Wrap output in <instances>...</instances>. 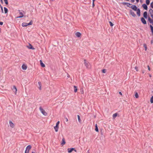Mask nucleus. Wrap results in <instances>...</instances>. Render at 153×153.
Wrapping results in <instances>:
<instances>
[{
  "label": "nucleus",
  "instance_id": "4468645a",
  "mask_svg": "<svg viewBox=\"0 0 153 153\" xmlns=\"http://www.w3.org/2000/svg\"><path fill=\"white\" fill-rule=\"evenodd\" d=\"M27 47L29 49H31L32 50H34L35 48L33 47L31 44H29V46H27Z\"/></svg>",
  "mask_w": 153,
  "mask_h": 153
},
{
  "label": "nucleus",
  "instance_id": "5701e85b",
  "mask_svg": "<svg viewBox=\"0 0 153 153\" xmlns=\"http://www.w3.org/2000/svg\"><path fill=\"white\" fill-rule=\"evenodd\" d=\"M95 131H96L97 132H99L98 128V127H97V124H96V125H95Z\"/></svg>",
  "mask_w": 153,
  "mask_h": 153
},
{
  "label": "nucleus",
  "instance_id": "3c124183",
  "mask_svg": "<svg viewBox=\"0 0 153 153\" xmlns=\"http://www.w3.org/2000/svg\"><path fill=\"white\" fill-rule=\"evenodd\" d=\"M149 76L150 77H152L151 75V74L149 75Z\"/></svg>",
  "mask_w": 153,
  "mask_h": 153
},
{
  "label": "nucleus",
  "instance_id": "f257e3e1",
  "mask_svg": "<svg viewBox=\"0 0 153 153\" xmlns=\"http://www.w3.org/2000/svg\"><path fill=\"white\" fill-rule=\"evenodd\" d=\"M127 7L131 8L133 10L137 11V13L138 16H140V10L139 8H137V7L134 5H132L131 4L127 3L126 5Z\"/></svg>",
  "mask_w": 153,
  "mask_h": 153
},
{
  "label": "nucleus",
  "instance_id": "393cba45",
  "mask_svg": "<svg viewBox=\"0 0 153 153\" xmlns=\"http://www.w3.org/2000/svg\"><path fill=\"white\" fill-rule=\"evenodd\" d=\"M150 27L151 28V30L152 32V34L153 35V27L151 25H150Z\"/></svg>",
  "mask_w": 153,
  "mask_h": 153
},
{
  "label": "nucleus",
  "instance_id": "4c0bfd02",
  "mask_svg": "<svg viewBox=\"0 0 153 153\" xmlns=\"http://www.w3.org/2000/svg\"><path fill=\"white\" fill-rule=\"evenodd\" d=\"M150 6L152 8H153V1L151 3Z\"/></svg>",
  "mask_w": 153,
  "mask_h": 153
},
{
  "label": "nucleus",
  "instance_id": "423d86ee",
  "mask_svg": "<svg viewBox=\"0 0 153 153\" xmlns=\"http://www.w3.org/2000/svg\"><path fill=\"white\" fill-rule=\"evenodd\" d=\"M19 14L21 15L20 16H17V18H21L23 17L24 15L23 13L20 10H19Z\"/></svg>",
  "mask_w": 153,
  "mask_h": 153
},
{
  "label": "nucleus",
  "instance_id": "9b49d317",
  "mask_svg": "<svg viewBox=\"0 0 153 153\" xmlns=\"http://www.w3.org/2000/svg\"><path fill=\"white\" fill-rule=\"evenodd\" d=\"M9 124L11 127L13 128L14 127V125L11 121H9Z\"/></svg>",
  "mask_w": 153,
  "mask_h": 153
},
{
  "label": "nucleus",
  "instance_id": "c85d7f7f",
  "mask_svg": "<svg viewBox=\"0 0 153 153\" xmlns=\"http://www.w3.org/2000/svg\"><path fill=\"white\" fill-rule=\"evenodd\" d=\"M150 102L151 103H153V96H152L151 98L150 99Z\"/></svg>",
  "mask_w": 153,
  "mask_h": 153
},
{
  "label": "nucleus",
  "instance_id": "864d4df0",
  "mask_svg": "<svg viewBox=\"0 0 153 153\" xmlns=\"http://www.w3.org/2000/svg\"><path fill=\"white\" fill-rule=\"evenodd\" d=\"M66 121H68V119H67V118H66Z\"/></svg>",
  "mask_w": 153,
  "mask_h": 153
},
{
  "label": "nucleus",
  "instance_id": "6e6552de",
  "mask_svg": "<svg viewBox=\"0 0 153 153\" xmlns=\"http://www.w3.org/2000/svg\"><path fill=\"white\" fill-rule=\"evenodd\" d=\"M12 90L13 92L15 93V94H16L17 89L16 87L15 86H13L12 88Z\"/></svg>",
  "mask_w": 153,
  "mask_h": 153
},
{
  "label": "nucleus",
  "instance_id": "8fccbe9b",
  "mask_svg": "<svg viewBox=\"0 0 153 153\" xmlns=\"http://www.w3.org/2000/svg\"><path fill=\"white\" fill-rule=\"evenodd\" d=\"M144 73H145V72H144V71H142V73L143 74H144Z\"/></svg>",
  "mask_w": 153,
  "mask_h": 153
},
{
  "label": "nucleus",
  "instance_id": "09e8293b",
  "mask_svg": "<svg viewBox=\"0 0 153 153\" xmlns=\"http://www.w3.org/2000/svg\"><path fill=\"white\" fill-rule=\"evenodd\" d=\"M137 2H138L139 1V0H136Z\"/></svg>",
  "mask_w": 153,
  "mask_h": 153
},
{
  "label": "nucleus",
  "instance_id": "4d7b16f0",
  "mask_svg": "<svg viewBox=\"0 0 153 153\" xmlns=\"http://www.w3.org/2000/svg\"><path fill=\"white\" fill-rule=\"evenodd\" d=\"M52 1H53V0H51Z\"/></svg>",
  "mask_w": 153,
  "mask_h": 153
},
{
  "label": "nucleus",
  "instance_id": "72a5a7b5",
  "mask_svg": "<svg viewBox=\"0 0 153 153\" xmlns=\"http://www.w3.org/2000/svg\"><path fill=\"white\" fill-rule=\"evenodd\" d=\"M106 69H103L102 70V72L103 73H105L106 72Z\"/></svg>",
  "mask_w": 153,
  "mask_h": 153
},
{
  "label": "nucleus",
  "instance_id": "7ed1b4c3",
  "mask_svg": "<svg viewBox=\"0 0 153 153\" xmlns=\"http://www.w3.org/2000/svg\"><path fill=\"white\" fill-rule=\"evenodd\" d=\"M84 64L85 66L88 68H90V65L89 63L87 62L86 60H84Z\"/></svg>",
  "mask_w": 153,
  "mask_h": 153
},
{
  "label": "nucleus",
  "instance_id": "7c9ffc66",
  "mask_svg": "<svg viewBox=\"0 0 153 153\" xmlns=\"http://www.w3.org/2000/svg\"><path fill=\"white\" fill-rule=\"evenodd\" d=\"M146 3L147 4L149 5L150 3V1L149 0H146Z\"/></svg>",
  "mask_w": 153,
  "mask_h": 153
},
{
  "label": "nucleus",
  "instance_id": "a18cd8bd",
  "mask_svg": "<svg viewBox=\"0 0 153 153\" xmlns=\"http://www.w3.org/2000/svg\"><path fill=\"white\" fill-rule=\"evenodd\" d=\"M95 6V4H94V2H93V4H92V6L93 7H94Z\"/></svg>",
  "mask_w": 153,
  "mask_h": 153
},
{
  "label": "nucleus",
  "instance_id": "2f4dec72",
  "mask_svg": "<svg viewBox=\"0 0 153 153\" xmlns=\"http://www.w3.org/2000/svg\"><path fill=\"white\" fill-rule=\"evenodd\" d=\"M109 22L111 26L112 27L114 25V24L112 23V22H111L109 21Z\"/></svg>",
  "mask_w": 153,
  "mask_h": 153
},
{
  "label": "nucleus",
  "instance_id": "e433bc0d",
  "mask_svg": "<svg viewBox=\"0 0 153 153\" xmlns=\"http://www.w3.org/2000/svg\"><path fill=\"white\" fill-rule=\"evenodd\" d=\"M144 46L145 48V51H146L147 49V48L146 46V44H144Z\"/></svg>",
  "mask_w": 153,
  "mask_h": 153
},
{
  "label": "nucleus",
  "instance_id": "aec40b11",
  "mask_svg": "<svg viewBox=\"0 0 153 153\" xmlns=\"http://www.w3.org/2000/svg\"><path fill=\"white\" fill-rule=\"evenodd\" d=\"M54 128L55 130V131L56 132H57L58 131V129L59 128V126H55L54 127Z\"/></svg>",
  "mask_w": 153,
  "mask_h": 153
},
{
  "label": "nucleus",
  "instance_id": "58836bf2",
  "mask_svg": "<svg viewBox=\"0 0 153 153\" xmlns=\"http://www.w3.org/2000/svg\"><path fill=\"white\" fill-rule=\"evenodd\" d=\"M127 2H123L122 3V4H123V5H127Z\"/></svg>",
  "mask_w": 153,
  "mask_h": 153
},
{
  "label": "nucleus",
  "instance_id": "b1692460",
  "mask_svg": "<svg viewBox=\"0 0 153 153\" xmlns=\"http://www.w3.org/2000/svg\"><path fill=\"white\" fill-rule=\"evenodd\" d=\"M4 13H7L8 12L7 9L6 7H4Z\"/></svg>",
  "mask_w": 153,
  "mask_h": 153
},
{
  "label": "nucleus",
  "instance_id": "39448f33",
  "mask_svg": "<svg viewBox=\"0 0 153 153\" xmlns=\"http://www.w3.org/2000/svg\"><path fill=\"white\" fill-rule=\"evenodd\" d=\"M149 12L151 17L153 19V10L152 9H150L149 10Z\"/></svg>",
  "mask_w": 153,
  "mask_h": 153
},
{
  "label": "nucleus",
  "instance_id": "f704fd0d",
  "mask_svg": "<svg viewBox=\"0 0 153 153\" xmlns=\"http://www.w3.org/2000/svg\"><path fill=\"white\" fill-rule=\"evenodd\" d=\"M5 4L7 5L8 4V2L7 0H4Z\"/></svg>",
  "mask_w": 153,
  "mask_h": 153
},
{
  "label": "nucleus",
  "instance_id": "6ab92c4d",
  "mask_svg": "<svg viewBox=\"0 0 153 153\" xmlns=\"http://www.w3.org/2000/svg\"><path fill=\"white\" fill-rule=\"evenodd\" d=\"M22 26L23 27H26L27 26V23L25 22H23L22 24Z\"/></svg>",
  "mask_w": 153,
  "mask_h": 153
},
{
  "label": "nucleus",
  "instance_id": "20e7f679",
  "mask_svg": "<svg viewBox=\"0 0 153 153\" xmlns=\"http://www.w3.org/2000/svg\"><path fill=\"white\" fill-rule=\"evenodd\" d=\"M129 13L133 17H135L136 16V15L134 12L131 10H129Z\"/></svg>",
  "mask_w": 153,
  "mask_h": 153
},
{
  "label": "nucleus",
  "instance_id": "603ef678",
  "mask_svg": "<svg viewBox=\"0 0 153 153\" xmlns=\"http://www.w3.org/2000/svg\"><path fill=\"white\" fill-rule=\"evenodd\" d=\"M93 0V2H94L95 0Z\"/></svg>",
  "mask_w": 153,
  "mask_h": 153
},
{
  "label": "nucleus",
  "instance_id": "79ce46f5",
  "mask_svg": "<svg viewBox=\"0 0 153 153\" xmlns=\"http://www.w3.org/2000/svg\"><path fill=\"white\" fill-rule=\"evenodd\" d=\"M135 69L136 70V71H138V67H135Z\"/></svg>",
  "mask_w": 153,
  "mask_h": 153
},
{
  "label": "nucleus",
  "instance_id": "c756f323",
  "mask_svg": "<svg viewBox=\"0 0 153 153\" xmlns=\"http://www.w3.org/2000/svg\"><path fill=\"white\" fill-rule=\"evenodd\" d=\"M117 116V113H115L113 114V118L116 117Z\"/></svg>",
  "mask_w": 153,
  "mask_h": 153
},
{
  "label": "nucleus",
  "instance_id": "a19ab883",
  "mask_svg": "<svg viewBox=\"0 0 153 153\" xmlns=\"http://www.w3.org/2000/svg\"><path fill=\"white\" fill-rule=\"evenodd\" d=\"M147 67H148V70H149V71H150V67H149V66L148 65L147 66Z\"/></svg>",
  "mask_w": 153,
  "mask_h": 153
},
{
  "label": "nucleus",
  "instance_id": "a878e982",
  "mask_svg": "<svg viewBox=\"0 0 153 153\" xmlns=\"http://www.w3.org/2000/svg\"><path fill=\"white\" fill-rule=\"evenodd\" d=\"M74 92H76L77 90V87H76V86H74Z\"/></svg>",
  "mask_w": 153,
  "mask_h": 153
},
{
  "label": "nucleus",
  "instance_id": "f3484780",
  "mask_svg": "<svg viewBox=\"0 0 153 153\" xmlns=\"http://www.w3.org/2000/svg\"><path fill=\"white\" fill-rule=\"evenodd\" d=\"M75 35H76V36L78 37H79L81 36V34L79 32H76L75 33Z\"/></svg>",
  "mask_w": 153,
  "mask_h": 153
},
{
  "label": "nucleus",
  "instance_id": "de8ad7c7",
  "mask_svg": "<svg viewBox=\"0 0 153 153\" xmlns=\"http://www.w3.org/2000/svg\"><path fill=\"white\" fill-rule=\"evenodd\" d=\"M119 94H120V95H122V93L121 92H119Z\"/></svg>",
  "mask_w": 153,
  "mask_h": 153
},
{
  "label": "nucleus",
  "instance_id": "0eeeda50",
  "mask_svg": "<svg viewBox=\"0 0 153 153\" xmlns=\"http://www.w3.org/2000/svg\"><path fill=\"white\" fill-rule=\"evenodd\" d=\"M141 21L142 22L143 24H146V22L144 19V18L143 17H142L141 19Z\"/></svg>",
  "mask_w": 153,
  "mask_h": 153
},
{
  "label": "nucleus",
  "instance_id": "49530a36",
  "mask_svg": "<svg viewBox=\"0 0 153 153\" xmlns=\"http://www.w3.org/2000/svg\"><path fill=\"white\" fill-rule=\"evenodd\" d=\"M29 152L25 150V153H29Z\"/></svg>",
  "mask_w": 153,
  "mask_h": 153
},
{
  "label": "nucleus",
  "instance_id": "c9c22d12",
  "mask_svg": "<svg viewBox=\"0 0 153 153\" xmlns=\"http://www.w3.org/2000/svg\"><path fill=\"white\" fill-rule=\"evenodd\" d=\"M59 121H57V122L56 123V126H58V125H59Z\"/></svg>",
  "mask_w": 153,
  "mask_h": 153
},
{
  "label": "nucleus",
  "instance_id": "6e6d98bb",
  "mask_svg": "<svg viewBox=\"0 0 153 153\" xmlns=\"http://www.w3.org/2000/svg\"><path fill=\"white\" fill-rule=\"evenodd\" d=\"M89 150H88V152H89Z\"/></svg>",
  "mask_w": 153,
  "mask_h": 153
},
{
  "label": "nucleus",
  "instance_id": "ddd939ff",
  "mask_svg": "<svg viewBox=\"0 0 153 153\" xmlns=\"http://www.w3.org/2000/svg\"><path fill=\"white\" fill-rule=\"evenodd\" d=\"M22 68L24 70H26L27 68V66L26 65L23 64L22 66Z\"/></svg>",
  "mask_w": 153,
  "mask_h": 153
},
{
  "label": "nucleus",
  "instance_id": "dca6fc26",
  "mask_svg": "<svg viewBox=\"0 0 153 153\" xmlns=\"http://www.w3.org/2000/svg\"><path fill=\"white\" fill-rule=\"evenodd\" d=\"M142 7H143L144 9L145 10H147V9L148 7L146 4H144L142 5Z\"/></svg>",
  "mask_w": 153,
  "mask_h": 153
},
{
  "label": "nucleus",
  "instance_id": "f03ea898",
  "mask_svg": "<svg viewBox=\"0 0 153 153\" xmlns=\"http://www.w3.org/2000/svg\"><path fill=\"white\" fill-rule=\"evenodd\" d=\"M39 109L40 111L41 112L42 114L45 116L47 115V113L45 112V111L43 109L41 106H40L39 108Z\"/></svg>",
  "mask_w": 153,
  "mask_h": 153
},
{
  "label": "nucleus",
  "instance_id": "a211bd4d",
  "mask_svg": "<svg viewBox=\"0 0 153 153\" xmlns=\"http://www.w3.org/2000/svg\"><path fill=\"white\" fill-rule=\"evenodd\" d=\"M65 143V139L64 138H63L62 139V143H61V145H64Z\"/></svg>",
  "mask_w": 153,
  "mask_h": 153
},
{
  "label": "nucleus",
  "instance_id": "473e14b6",
  "mask_svg": "<svg viewBox=\"0 0 153 153\" xmlns=\"http://www.w3.org/2000/svg\"><path fill=\"white\" fill-rule=\"evenodd\" d=\"M27 26L29 25H32V21H31L29 23H27Z\"/></svg>",
  "mask_w": 153,
  "mask_h": 153
},
{
  "label": "nucleus",
  "instance_id": "4be33fe9",
  "mask_svg": "<svg viewBox=\"0 0 153 153\" xmlns=\"http://www.w3.org/2000/svg\"><path fill=\"white\" fill-rule=\"evenodd\" d=\"M148 21H149L150 23L152 24V22H153V20H152L150 17L148 18Z\"/></svg>",
  "mask_w": 153,
  "mask_h": 153
},
{
  "label": "nucleus",
  "instance_id": "37998d69",
  "mask_svg": "<svg viewBox=\"0 0 153 153\" xmlns=\"http://www.w3.org/2000/svg\"><path fill=\"white\" fill-rule=\"evenodd\" d=\"M131 1L132 3H133L134 2L135 0H131Z\"/></svg>",
  "mask_w": 153,
  "mask_h": 153
},
{
  "label": "nucleus",
  "instance_id": "bb28decb",
  "mask_svg": "<svg viewBox=\"0 0 153 153\" xmlns=\"http://www.w3.org/2000/svg\"><path fill=\"white\" fill-rule=\"evenodd\" d=\"M77 117H78V120L79 122V123H81V120L80 119V116L79 115H78Z\"/></svg>",
  "mask_w": 153,
  "mask_h": 153
},
{
  "label": "nucleus",
  "instance_id": "5fc2aeb1",
  "mask_svg": "<svg viewBox=\"0 0 153 153\" xmlns=\"http://www.w3.org/2000/svg\"><path fill=\"white\" fill-rule=\"evenodd\" d=\"M1 1L2 2V0H1Z\"/></svg>",
  "mask_w": 153,
  "mask_h": 153
},
{
  "label": "nucleus",
  "instance_id": "9d476101",
  "mask_svg": "<svg viewBox=\"0 0 153 153\" xmlns=\"http://www.w3.org/2000/svg\"><path fill=\"white\" fill-rule=\"evenodd\" d=\"M143 17L147 19V12H146V11L145 12L143 13Z\"/></svg>",
  "mask_w": 153,
  "mask_h": 153
},
{
  "label": "nucleus",
  "instance_id": "f8f14e48",
  "mask_svg": "<svg viewBox=\"0 0 153 153\" xmlns=\"http://www.w3.org/2000/svg\"><path fill=\"white\" fill-rule=\"evenodd\" d=\"M75 149L74 148H68V153H71L72 151Z\"/></svg>",
  "mask_w": 153,
  "mask_h": 153
},
{
  "label": "nucleus",
  "instance_id": "cd10ccee",
  "mask_svg": "<svg viewBox=\"0 0 153 153\" xmlns=\"http://www.w3.org/2000/svg\"><path fill=\"white\" fill-rule=\"evenodd\" d=\"M135 97L136 98H138L139 97V96L138 95V93L137 92H136L135 94Z\"/></svg>",
  "mask_w": 153,
  "mask_h": 153
},
{
  "label": "nucleus",
  "instance_id": "412c9836",
  "mask_svg": "<svg viewBox=\"0 0 153 153\" xmlns=\"http://www.w3.org/2000/svg\"><path fill=\"white\" fill-rule=\"evenodd\" d=\"M40 64L42 67H45V64L42 62V60H40Z\"/></svg>",
  "mask_w": 153,
  "mask_h": 153
},
{
  "label": "nucleus",
  "instance_id": "ea45409f",
  "mask_svg": "<svg viewBox=\"0 0 153 153\" xmlns=\"http://www.w3.org/2000/svg\"><path fill=\"white\" fill-rule=\"evenodd\" d=\"M3 23L2 22H0V25H2Z\"/></svg>",
  "mask_w": 153,
  "mask_h": 153
},
{
  "label": "nucleus",
  "instance_id": "2eb2a0df",
  "mask_svg": "<svg viewBox=\"0 0 153 153\" xmlns=\"http://www.w3.org/2000/svg\"><path fill=\"white\" fill-rule=\"evenodd\" d=\"M38 88L39 90H41V82H38Z\"/></svg>",
  "mask_w": 153,
  "mask_h": 153
},
{
  "label": "nucleus",
  "instance_id": "1a4fd4ad",
  "mask_svg": "<svg viewBox=\"0 0 153 153\" xmlns=\"http://www.w3.org/2000/svg\"><path fill=\"white\" fill-rule=\"evenodd\" d=\"M31 145H28L26 147L25 150L28 151V152H29L30 150L31 149Z\"/></svg>",
  "mask_w": 153,
  "mask_h": 153
},
{
  "label": "nucleus",
  "instance_id": "c03bdc74",
  "mask_svg": "<svg viewBox=\"0 0 153 153\" xmlns=\"http://www.w3.org/2000/svg\"><path fill=\"white\" fill-rule=\"evenodd\" d=\"M31 153H36V151L34 150V151H32Z\"/></svg>",
  "mask_w": 153,
  "mask_h": 153
}]
</instances>
